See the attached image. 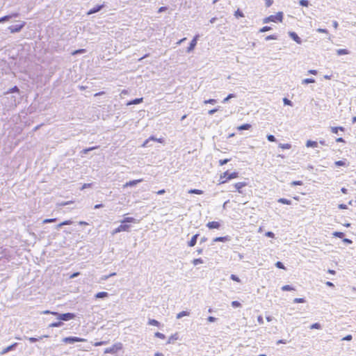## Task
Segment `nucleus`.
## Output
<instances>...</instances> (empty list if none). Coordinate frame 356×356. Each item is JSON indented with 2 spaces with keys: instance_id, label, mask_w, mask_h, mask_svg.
<instances>
[{
  "instance_id": "f257e3e1",
  "label": "nucleus",
  "mask_w": 356,
  "mask_h": 356,
  "mask_svg": "<svg viewBox=\"0 0 356 356\" xmlns=\"http://www.w3.org/2000/svg\"><path fill=\"white\" fill-rule=\"evenodd\" d=\"M239 177V172L234 171V172H229V170H226L225 172H222L219 179V184H223L229 181L238 178Z\"/></svg>"
},
{
  "instance_id": "f03ea898",
  "label": "nucleus",
  "mask_w": 356,
  "mask_h": 356,
  "mask_svg": "<svg viewBox=\"0 0 356 356\" xmlns=\"http://www.w3.org/2000/svg\"><path fill=\"white\" fill-rule=\"evenodd\" d=\"M284 18V13L283 12H278L275 15H271L268 17H265L263 19L264 24H267L270 22H282Z\"/></svg>"
},
{
  "instance_id": "7ed1b4c3",
  "label": "nucleus",
  "mask_w": 356,
  "mask_h": 356,
  "mask_svg": "<svg viewBox=\"0 0 356 356\" xmlns=\"http://www.w3.org/2000/svg\"><path fill=\"white\" fill-rule=\"evenodd\" d=\"M54 316L56 317L57 320L62 321L63 323V321H69L70 320L75 319L76 317V314L72 312L59 313L57 312L54 313Z\"/></svg>"
},
{
  "instance_id": "20e7f679",
  "label": "nucleus",
  "mask_w": 356,
  "mask_h": 356,
  "mask_svg": "<svg viewBox=\"0 0 356 356\" xmlns=\"http://www.w3.org/2000/svg\"><path fill=\"white\" fill-rule=\"evenodd\" d=\"M136 222V219L133 217H125L120 221V229L123 232H129L131 227L129 223H135Z\"/></svg>"
},
{
  "instance_id": "39448f33",
  "label": "nucleus",
  "mask_w": 356,
  "mask_h": 356,
  "mask_svg": "<svg viewBox=\"0 0 356 356\" xmlns=\"http://www.w3.org/2000/svg\"><path fill=\"white\" fill-rule=\"evenodd\" d=\"M122 348H123V346H122V343H120V342L119 343H115V344H113L111 347L106 348L104 350V353L105 354H107V353L115 354L119 350H121Z\"/></svg>"
},
{
  "instance_id": "423d86ee",
  "label": "nucleus",
  "mask_w": 356,
  "mask_h": 356,
  "mask_svg": "<svg viewBox=\"0 0 356 356\" xmlns=\"http://www.w3.org/2000/svg\"><path fill=\"white\" fill-rule=\"evenodd\" d=\"M87 340L83 338L78 337H74V336H70L63 338L62 341L65 343L68 344H73L76 342H85Z\"/></svg>"
},
{
  "instance_id": "0eeeda50",
  "label": "nucleus",
  "mask_w": 356,
  "mask_h": 356,
  "mask_svg": "<svg viewBox=\"0 0 356 356\" xmlns=\"http://www.w3.org/2000/svg\"><path fill=\"white\" fill-rule=\"evenodd\" d=\"M151 142H158L160 143H164V139H163V138H157L154 136H150L147 139H146L143 142L142 147H147L152 146Z\"/></svg>"
},
{
  "instance_id": "6e6552de",
  "label": "nucleus",
  "mask_w": 356,
  "mask_h": 356,
  "mask_svg": "<svg viewBox=\"0 0 356 356\" xmlns=\"http://www.w3.org/2000/svg\"><path fill=\"white\" fill-rule=\"evenodd\" d=\"M26 22L24 21L20 22L19 24L16 25H11L8 26V29L10 31L11 33H19L26 26Z\"/></svg>"
},
{
  "instance_id": "1a4fd4ad",
  "label": "nucleus",
  "mask_w": 356,
  "mask_h": 356,
  "mask_svg": "<svg viewBox=\"0 0 356 356\" xmlns=\"http://www.w3.org/2000/svg\"><path fill=\"white\" fill-rule=\"evenodd\" d=\"M246 186H248V182H246V181L238 182L232 186V187L233 188H234V190L229 189V191H231V192L237 191L238 193L243 194V191L242 188Z\"/></svg>"
},
{
  "instance_id": "9d476101",
  "label": "nucleus",
  "mask_w": 356,
  "mask_h": 356,
  "mask_svg": "<svg viewBox=\"0 0 356 356\" xmlns=\"http://www.w3.org/2000/svg\"><path fill=\"white\" fill-rule=\"evenodd\" d=\"M199 38H200L199 34H197L193 37L192 40L190 42L189 45L186 48L187 53H191L195 49V48L197 45V40H199Z\"/></svg>"
},
{
  "instance_id": "9b49d317",
  "label": "nucleus",
  "mask_w": 356,
  "mask_h": 356,
  "mask_svg": "<svg viewBox=\"0 0 356 356\" xmlns=\"http://www.w3.org/2000/svg\"><path fill=\"white\" fill-rule=\"evenodd\" d=\"M19 343L15 342V343H12L11 345L7 346L6 348H3L1 352H0V355H6V353L10 352V351H13L15 350H16L17 347L18 346Z\"/></svg>"
},
{
  "instance_id": "f8f14e48",
  "label": "nucleus",
  "mask_w": 356,
  "mask_h": 356,
  "mask_svg": "<svg viewBox=\"0 0 356 356\" xmlns=\"http://www.w3.org/2000/svg\"><path fill=\"white\" fill-rule=\"evenodd\" d=\"M6 96L7 99H10V106H16L18 104H19L20 99L19 97H17L13 94Z\"/></svg>"
},
{
  "instance_id": "ddd939ff",
  "label": "nucleus",
  "mask_w": 356,
  "mask_h": 356,
  "mask_svg": "<svg viewBox=\"0 0 356 356\" xmlns=\"http://www.w3.org/2000/svg\"><path fill=\"white\" fill-rule=\"evenodd\" d=\"M288 35L297 44H301L302 43V40L298 36L297 33H296L295 31H289Z\"/></svg>"
},
{
  "instance_id": "4468645a",
  "label": "nucleus",
  "mask_w": 356,
  "mask_h": 356,
  "mask_svg": "<svg viewBox=\"0 0 356 356\" xmlns=\"http://www.w3.org/2000/svg\"><path fill=\"white\" fill-rule=\"evenodd\" d=\"M209 229H220L222 227V224L219 221H211L209 222L206 225Z\"/></svg>"
},
{
  "instance_id": "2eb2a0df",
  "label": "nucleus",
  "mask_w": 356,
  "mask_h": 356,
  "mask_svg": "<svg viewBox=\"0 0 356 356\" xmlns=\"http://www.w3.org/2000/svg\"><path fill=\"white\" fill-rule=\"evenodd\" d=\"M104 7H105L104 3L97 4L88 10V15H92V14L97 13L101 11Z\"/></svg>"
},
{
  "instance_id": "dca6fc26",
  "label": "nucleus",
  "mask_w": 356,
  "mask_h": 356,
  "mask_svg": "<svg viewBox=\"0 0 356 356\" xmlns=\"http://www.w3.org/2000/svg\"><path fill=\"white\" fill-rule=\"evenodd\" d=\"M143 181V179H133V180L129 181L125 183V184L124 185V188L136 186L138 184L142 182Z\"/></svg>"
},
{
  "instance_id": "f3484780",
  "label": "nucleus",
  "mask_w": 356,
  "mask_h": 356,
  "mask_svg": "<svg viewBox=\"0 0 356 356\" xmlns=\"http://www.w3.org/2000/svg\"><path fill=\"white\" fill-rule=\"evenodd\" d=\"M11 94H13V95L17 94L18 96H20L19 88L17 86H15L13 88H10L7 92H5L6 95H9Z\"/></svg>"
},
{
  "instance_id": "a211bd4d",
  "label": "nucleus",
  "mask_w": 356,
  "mask_h": 356,
  "mask_svg": "<svg viewBox=\"0 0 356 356\" xmlns=\"http://www.w3.org/2000/svg\"><path fill=\"white\" fill-rule=\"evenodd\" d=\"M231 240V236L229 235L225 236H218L213 239V243L215 242H227Z\"/></svg>"
},
{
  "instance_id": "6ab92c4d",
  "label": "nucleus",
  "mask_w": 356,
  "mask_h": 356,
  "mask_svg": "<svg viewBox=\"0 0 356 356\" xmlns=\"http://www.w3.org/2000/svg\"><path fill=\"white\" fill-rule=\"evenodd\" d=\"M199 236L200 234L198 233L193 235L191 240L187 242V245L188 247H194L197 243Z\"/></svg>"
},
{
  "instance_id": "aec40b11",
  "label": "nucleus",
  "mask_w": 356,
  "mask_h": 356,
  "mask_svg": "<svg viewBox=\"0 0 356 356\" xmlns=\"http://www.w3.org/2000/svg\"><path fill=\"white\" fill-rule=\"evenodd\" d=\"M143 102V97L135 98L134 99L129 100L126 103L127 106L136 105L139 104Z\"/></svg>"
},
{
  "instance_id": "412c9836",
  "label": "nucleus",
  "mask_w": 356,
  "mask_h": 356,
  "mask_svg": "<svg viewBox=\"0 0 356 356\" xmlns=\"http://www.w3.org/2000/svg\"><path fill=\"white\" fill-rule=\"evenodd\" d=\"M108 296H109L108 293H107L106 291H100V292L97 293L95 295V298L96 299H104L106 298H108Z\"/></svg>"
},
{
  "instance_id": "4be33fe9",
  "label": "nucleus",
  "mask_w": 356,
  "mask_h": 356,
  "mask_svg": "<svg viewBox=\"0 0 356 356\" xmlns=\"http://www.w3.org/2000/svg\"><path fill=\"white\" fill-rule=\"evenodd\" d=\"M25 339H26L27 340H29L31 343H35L37 341H39L40 340L42 339L43 338H47L49 337L48 335H43V336H41L38 338H36V337H24Z\"/></svg>"
},
{
  "instance_id": "5701e85b",
  "label": "nucleus",
  "mask_w": 356,
  "mask_h": 356,
  "mask_svg": "<svg viewBox=\"0 0 356 356\" xmlns=\"http://www.w3.org/2000/svg\"><path fill=\"white\" fill-rule=\"evenodd\" d=\"M178 339H179V334L177 332H176V333L172 334L168 338L167 344L172 343H174L175 341L178 340Z\"/></svg>"
},
{
  "instance_id": "b1692460",
  "label": "nucleus",
  "mask_w": 356,
  "mask_h": 356,
  "mask_svg": "<svg viewBox=\"0 0 356 356\" xmlns=\"http://www.w3.org/2000/svg\"><path fill=\"white\" fill-rule=\"evenodd\" d=\"M306 147H312L315 148L318 147V142L315 140H308L306 142Z\"/></svg>"
},
{
  "instance_id": "393cba45",
  "label": "nucleus",
  "mask_w": 356,
  "mask_h": 356,
  "mask_svg": "<svg viewBox=\"0 0 356 356\" xmlns=\"http://www.w3.org/2000/svg\"><path fill=\"white\" fill-rule=\"evenodd\" d=\"M252 127V125L248 123L243 124L238 127V131H244V130H249Z\"/></svg>"
},
{
  "instance_id": "a878e982",
  "label": "nucleus",
  "mask_w": 356,
  "mask_h": 356,
  "mask_svg": "<svg viewBox=\"0 0 356 356\" xmlns=\"http://www.w3.org/2000/svg\"><path fill=\"white\" fill-rule=\"evenodd\" d=\"M277 202L279 203H281V204H286V205H291V203H292L291 200H289V199H286V198H284V197L279 198L277 200Z\"/></svg>"
},
{
  "instance_id": "bb28decb",
  "label": "nucleus",
  "mask_w": 356,
  "mask_h": 356,
  "mask_svg": "<svg viewBox=\"0 0 356 356\" xmlns=\"http://www.w3.org/2000/svg\"><path fill=\"white\" fill-rule=\"evenodd\" d=\"M63 325L62 321L58 320V321L53 322L49 325V327H60Z\"/></svg>"
},
{
  "instance_id": "cd10ccee",
  "label": "nucleus",
  "mask_w": 356,
  "mask_h": 356,
  "mask_svg": "<svg viewBox=\"0 0 356 356\" xmlns=\"http://www.w3.org/2000/svg\"><path fill=\"white\" fill-rule=\"evenodd\" d=\"M336 51L338 56L347 55L350 54L349 50H348L347 49H337Z\"/></svg>"
},
{
  "instance_id": "c85d7f7f",
  "label": "nucleus",
  "mask_w": 356,
  "mask_h": 356,
  "mask_svg": "<svg viewBox=\"0 0 356 356\" xmlns=\"http://www.w3.org/2000/svg\"><path fill=\"white\" fill-rule=\"evenodd\" d=\"M334 165L337 167L347 166L348 163H346V159L339 160L334 162Z\"/></svg>"
},
{
  "instance_id": "c756f323",
  "label": "nucleus",
  "mask_w": 356,
  "mask_h": 356,
  "mask_svg": "<svg viewBox=\"0 0 356 356\" xmlns=\"http://www.w3.org/2000/svg\"><path fill=\"white\" fill-rule=\"evenodd\" d=\"M148 325L159 327L161 326V323L156 319L149 318L148 321Z\"/></svg>"
},
{
  "instance_id": "7c9ffc66",
  "label": "nucleus",
  "mask_w": 356,
  "mask_h": 356,
  "mask_svg": "<svg viewBox=\"0 0 356 356\" xmlns=\"http://www.w3.org/2000/svg\"><path fill=\"white\" fill-rule=\"evenodd\" d=\"M190 315V312L188 311H182L177 314V318L180 319L184 316H187Z\"/></svg>"
},
{
  "instance_id": "2f4dec72",
  "label": "nucleus",
  "mask_w": 356,
  "mask_h": 356,
  "mask_svg": "<svg viewBox=\"0 0 356 356\" xmlns=\"http://www.w3.org/2000/svg\"><path fill=\"white\" fill-rule=\"evenodd\" d=\"M282 290L283 291H294L295 288L293 286H291V285L286 284V285H284L282 287Z\"/></svg>"
},
{
  "instance_id": "473e14b6",
  "label": "nucleus",
  "mask_w": 356,
  "mask_h": 356,
  "mask_svg": "<svg viewBox=\"0 0 356 356\" xmlns=\"http://www.w3.org/2000/svg\"><path fill=\"white\" fill-rule=\"evenodd\" d=\"M234 16L236 17V18H240V17H244V14L243 13V11L238 8L235 12H234Z\"/></svg>"
},
{
  "instance_id": "72a5a7b5",
  "label": "nucleus",
  "mask_w": 356,
  "mask_h": 356,
  "mask_svg": "<svg viewBox=\"0 0 356 356\" xmlns=\"http://www.w3.org/2000/svg\"><path fill=\"white\" fill-rule=\"evenodd\" d=\"M311 330H321L322 328L321 325L319 323H314L309 326Z\"/></svg>"
},
{
  "instance_id": "f704fd0d",
  "label": "nucleus",
  "mask_w": 356,
  "mask_h": 356,
  "mask_svg": "<svg viewBox=\"0 0 356 356\" xmlns=\"http://www.w3.org/2000/svg\"><path fill=\"white\" fill-rule=\"evenodd\" d=\"M8 15L9 17V19L11 20L13 19L19 17L20 16V13L19 12H14L8 14Z\"/></svg>"
},
{
  "instance_id": "c9c22d12",
  "label": "nucleus",
  "mask_w": 356,
  "mask_h": 356,
  "mask_svg": "<svg viewBox=\"0 0 356 356\" xmlns=\"http://www.w3.org/2000/svg\"><path fill=\"white\" fill-rule=\"evenodd\" d=\"M316 81L314 78H307L302 81V84H309L314 83Z\"/></svg>"
},
{
  "instance_id": "e433bc0d",
  "label": "nucleus",
  "mask_w": 356,
  "mask_h": 356,
  "mask_svg": "<svg viewBox=\"0 0 356 356\" xmlns=\"http://www.w3.org/2000/svg\"><path fill=\"white\" fill-rule=\"evenodd\" d=\"M234 97H236V94L229 93L225 98H224V99L222 100V103H227L229 99Z\"/></svg>"
},
{
  "instance_id": "4c0bfd02",
  "label": "nucleus",
  "mask_w": 356,
  "mask_h": 356,
  "mask_svg": "<svg viewBox=\"0 0 356 356\" xmlns=\"http://www.w3.org/2000/svg\"><path fill=\"white\" fill-rule=\"evenodd\" d=\"M204 191H202V190H200V189H191L189 191V193H191V194H196V195H202L203 194Z\"/></svg>"
},
{
  "instance_id": "58836bf2",
  "label": "nucleus",
  "mask_w": 356,
  "mask_h": 356,
  "mask_svg": "<svg viewBox=\"0 0 356 356\" xmlns=\"http://www.w3.org/2000/svg\"><path fill=\"white\" fill-rule=\"evenodd\" d=\"M204 263V261L202 258H197V259H194L193 261H192V264L194 265V266H197L198 264H203Z\"/></svg>"
},
{
  "instance_id": "ea45409f",
  "label": "nucleus",
  "mask_w": 356,
  "mask_h": 356,
  "mask_svg": "<svg viewBox=\"0 0 356 356\" xmlns=\"http://www.w3.org/2000/svg\"><path fill=\"white\" fill-rule=\"evenodd\" d=\"M333 236L337 238H343L345 236V234L342 232H334L333 233Z\"/></svg>"
},
{
  "instance_id": "a19ab883",
  "label": "nucleus",
  "mask_w": 356,
  "mask_h": 356,
  "mask_svg": "<svg viewBox=\"0 0 356 356\" xmlns=\"http://www.w3.org/2000/svg\"><path fill=\"white\" fill-rule=\"evenodd\" d=\"M231 305L234 308H238L242 306L241 303L238 300H234L232 302Z\"/></svg>"
},
{
  "instance_id": "79ce46f5",
  "label": "nucleus",
  "mask_w": 356,
  "mask_h": 356,
  "mask_svg": "<svg viewBox=\"0 0 356 356\" xmlns=\"http://www.w3.org/2000/svg\"><path fill=\"white\" fill-rule=\"evenodd\" d=\"M279 147L283 149H289L291 147V145L289 143H280Z\"/></svg>"
},
{
  "instance_id": "37998d69",
  "label": "nucleus",
  "mask_w": 356,
  "mask_h": 356,
  "mask_svg": "<svg viewBox=\"0 0 356 356\" xmlns=\"http://www.w3.org/2000/svg\"><path fill=\"white\" fill-rule=\"evenodd\" d=\"M272 30V27L270 26H264L262 28H261L259 31V33H264L266 31H269Z\"/></svg>"
},
{
  "instance_id": "c03bdc74",
  "label": "nucleus",
  "mask_w": 356,
  "mask_h": 356,
  "mask_svg": "<svg viewBox=\"0 0 356 356\" xmlns=\"http://www.w3.org/2000/svg\"><path fill=\"white\" fill-rule=\"evenodd\" d=\"M277 38H278V36L277 34L269 35L265 38V40L268 41V40H277Z\"/></svg>"
},
{
  "instance_id": "a18cd8bd",
  "label": "nucleus",
  "mask_w": 356,
  "mask_h": 356,
  "mask_svg": "<svg viewBox=\"0 0 356 356\" xmlns=\"http://www.w3.org/2000/svg\"><path fill=\"white\" fill-rule=\"evenodd\" d=\"M266 138L267 140L269 141V142H276L277 141V138H275V136L274 135H272V134H268L266 136Z\"/></svg>"
},
{
  "instance_id": "49530a36",
  "label": "nucleus",
  "mask_w": 356,
  "mask_h": 356,
  "mask_svg": "<svg viewBox=\"0 0 356 356\" xmlns=\"http://www.w3.org/2000/svg\"><path fill=\"white\" fill-rule=\"evenodd\" d=\"M204 103L205 104H213H213H216L217 103V99H206V100L204 101Z\"/></svg>"
},
{
  "instance_id": "de8ad7c7",
  "label": "nucleus",
  "mask_w": 356,
  "mask_h": 356,
  "mask_svg": "<svg viewBox=\"0 0 356 356\" xmlns=\"http://www.w3.org/2000/svg\"><path fill=\"white\" fill-rule=\"evenodd\" d=\"M154 337L161 339H165V335L161 332H156L154 333Z\"/></svg>"
},
{
  "instance_id": "09e8293b",
  "label": "nucleus",
  "mask_w": 356,
  "mask_h": 356,
  "mask_svg": "<svg viewBox=\"0 0 356 356\" xmlns=\"http://www.w3.org/2000/svg\"><path fill=\"white\" fill-rule=\"evenodd\" d=\"M299 4L303 7H308L309 5V1L308 0H300Z\"/></svg>"
},
{
  "instance_id": "8fccbe9b",
  "label": "nucleus",
  "mask_w": 356,
  "mask_h": 356,
  "mask_svg": "<svg viewBox=\"0 0 356 356\" xmlns=\"http://www.w3.org/2000/svg\"><path fill=\"white\" fill-rule=\"evenodd\" d=\"M230 279L234 282H241V279L238 277V275H234V274H232L230 275Z\"/></svg>"
},
{
  "instance_id": "3c124183",
  "label": "nucleus",
  "mask_w": 356,
  "mask_h": 356,
  "mask_svg": "<svg viewBox=\"0 0 356 356\" xmlns=\"http://www.w3.org/2000/svg\"><path fill=\"white\" fill-rule=\"evenodd\" d=\"M275 266L277 268H280V269H286L285 266H284V264L282 262V261H277L275 263Z\"/></svg>"
},
{
  "instance_id": "603ef678",
  "label": "nucleus",
  "mask_w": 356,
  "mask_h": 356,
  "mask_svg": "<svg viewBox=\"0 0 356 356\" xmlns=\"http://www.w3.org/2000/svg\"><path fill=\"white\" fill-rule=\"evenodd\" d=\"M231 161V159H224L219 160L218 163L220 166L227 164L229 161Z\"/></svg>"
},
{
  "instance_id": "864d4df0",
  "label": "nucleus",
  "mask_w": 356,
  "mask_h": 356,
  "mask_svg": "<svg viewBox=\"0 0 356 356\" xmlns=\"http://www.w3.org/2000/svg\"><path fill=\"white\" fill-rule=\"evenodd\" d=\"M283 103H284V105H288V106H292L293 105V102L289 99L288 98L286 97H284L283 98Z\"/></svg>"
},
{
  "instance_id": "5fc2aeb1",
  "label": "nucleus",
  "mask_w": 356,
  "mask_h": 356,
  "mask_svg": "<svg viewBox=\"0 0 356 356\" xmlns=\"http://www.w3.org/2000/svg\"><path fill=\"white\" fill-rule=\"evenodd\" d=\"M306 300L305 298H296L294 300H293V302L294 303H304L305 302Z\"/></svg>"
},
{
  "instance_id": "6e6d98bb",
  "label": "nucleus",
  "mask_w": 356,
  "mask_h": 356,
  "mask_svg": "<svg viewBox=\"0 0 356 356\" xmlns=\"http://www.w3.org/2000/svg\"><path fill=\"white\" fill-rule=\"evenodd\" d=\"M316 31L321 33H325L329 35V31L327 29L318 28L316 29Z\"/></svg>"
},
{
  "instance_id": "4d7b16f0",
  "label": "nucleus",
  "mask_w": 356,
  "mask_h": 356,
  "mask_svg": "<svg viewBox=\"0 0 356 356\" xmlns=\"http://www.w3.org/2000/svg\"><path fill=\"white\" fill-rule=\"evenodd\" d=\"M8 21H10V19H9V17L8 15L0 17V23H4L6 22H8Z\"/></svg>"
},
{
  "instance_id": "13d9d810",
  "label": "nucleus",
  "mask_w": 356,
  "mask_h": 356,
  "mask_svg": "<svg viewBox=\"0 0 356 356\" xmlns=\"http://www.w3.org/2000/svg\"><path fill=\"white\" fill-rule=\"evenodd\" d=\"M265 235H266V236H267L268 238H275V234L271 231L266 232Z\"/></svg>"
},
{
  "instance_id": "bf43d9fd",
  "label": "nucleus",
  "mask_w": 356,
  "mask_h": 356,
  "mask_svg": "<svg viewBox=\"0 0 356 356\" xmlns=\"http://www.w3.org/2000/svg\"><path fill=\"white\" fill-rule=\"evenodd\" d=\"M302 184H303L302 181H293L291 183V186H302Z\"/></svg>"
},
{
  "instance_id": "052dcab7",
  "label": "nucleus",
  "mask_w": 356,
  "mask_h": 356,
  "mask_svg": "<svg viewBox=\"0 0 356 356\" xmlns=\"http://www.w3.org/2000/svg\"><path fill=\"white\" fill-rule=\"evenodd\" d=\"M57 220V218H46L43 220V224H47Z\"/></svg>"
},
{
  "instance_id": "680f3d73",
  "label": "nucleus",
  "mask_w": 356,
  "mask_h": 356,
  "mask_svg": "<svg viewBox=\"0 0 356 356\" xmlns=\"http://www.w3.org/2000/svg\"><path fill=\"white\" fill-rule=\"evenodd\" d=\"M219 110V106L216 108H213L208 111L209 115H213Z\"/></svg>"
},
{
  "instance_id": "e2e57ef3",
  "label": "nucleus",
  "mask_w": 356,
  "mask_h": 356,
  "mask_svg": "<svg viewBox=\"0 0 356 356\" xmlns=\"http://www.w3.org/2000/svg\"><path fill=\"white\" fill-rule=\"evenodd\" d=\"M273 3V0H265V5L267 8L271 6Z\"/></svg>"
},
{
  "instance_id": "0e129e2a",
  "label": "nucleus",
  "mask_w": 356,
  "mask_h": 356,
  "mask_svg": "<svg viewBox=\"0 0 356 356\" xmlns=\"http://www.w3.org/2000/svg\"><path fill=\"white\" fill-rule=\"evenodd\" d=\"M353 339V336L351 334H348L346 336H345L342 340L343 341H351Z\"/></svg>"
},
{
  "instance_id": "69168bd1",
  "label": "nucleus",
  "mask_w": 356,
  "mask_h": 356,
  "mask_svg": "<svg viewBox=\"0 0 356 356\" xmlns=\"http://www.w3.org/2000/svg\"><path fill=\"white\" fill-rule=\"evenodd\" d=\"M343 242L348 245L353 243V241L351 239L347 238H343Z\"/></svg>"
},
{
  "instance_id": "338daca9",
  "label": "nucleus",
  "mask_w": 356,
  "mask_h": 356,
  "mask_svg": "<svg viewBox=\"0 0 356 356\" xmlns=\"http://www.w3.org/2000/svg\"><path fill=\"white\" fill-rule=\"evenodd\" d=\"M122 232H123V231L120 229V227L118 226L117 228H115V229L113 230L112 234L114 235L115 234H118V233H120Z\"/></svg>"
},
{
  "instance_id": "774afa93",
  "label": "nucleus",
  "mask_w": 356,
  "mask_h": 356,
  "mask_svg": "<svg viewBox=\"0 0 356 356\" xmlns=\"http://www.w3.org/2000/svg\"><path fill=\"white\" fill-rule=\"evenodd\" d=\"M217 320V318L214 316H208L207 318V321L209 322V323H213L215 322Z\"/></svg>"
}]
</instances>
